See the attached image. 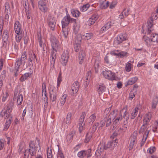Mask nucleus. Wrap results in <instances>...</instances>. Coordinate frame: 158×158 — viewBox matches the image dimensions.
Returning <instances> with one entry per match:
<instances>
[{"label": "nucleus", "mask_w": 158, "mask_h": 158, "mask_svg": "<svg viewBox=\"0 0 158 158\" xmlns=\"http://www.w3.org/2000/svg\"><path fill=\"white\" fill-rule=\"evenodd\" d=\"M91 152L90 149H88L87 150H83L78 152L77 156L79 158H83L85 156L88 158L92 156Z\"/></svg>", "instance_id": "nucleus-8"}, {"label": "nucleus", "mask_w": 158, "mask_h": 158, "mask_svg": "<svg viewBox=\"0 0 158 158\" xmlns=\"http://www.w3.org/2000/svg\"><path fill=\"white\" fill-rule=\"evenodd\" d=\"M139 109V108L136 107L132 110L130 116V118L131 119H134L138 113Z\"/></svg>", "instance_id": "nucleus-30"}, {"label": "nucleus", "mask_w": 158, "mask_h": 158, "mask_svg": "<svg viewBox=\"0 0 158 158\" xmlns=\"http://www.w3.org/2000/svg\"><path fill=\"white\" fill-rule=\"evenodd\" d=\"M148 125L143 123L140 129L139 130V132L140 133H143L144 132V135L143 136H147L149 134V131L148 130Z\"/></svg>", "instance_id": "nucleus-15"}, {"label": "nucleus", "mask_w": 158, "mask_h": 158, "mask_svg": "<svg viewBox=\"0 0 158 158\" xmlns=\"http://www.w3.org/2000/svg\"><path fill=\"white\" fill-rule=\"evenodd\" d=\"M69 57L68 52L67 51L64 52L62 54L61 58V62L64 66H65L68 61Z\"/></svg>", "instance_id": "nucleus-12"}, {"label": "nucleus", "mask_w": 158, "mask_h": 158, "mask_svg": "<svg viewBox=\"0 0 158 158\" xmlns=\"http://www.w3.org/2000/svg\"><path fill=\"white\" fill-rule=\"evenodd\" d=\"M27 58V52L24 51L22 53L21 58L19 59L23 61V63H26Z\"/></svg>", "instance_id": "nucleus-47"}, {"label": "nucleus", "mask_w": 158, "mask_h": 158, "mask_svg": "<svg viewBox=\"0 0 158 158\" xmlns=\"http://www.w3.org/2000/svg\"><path fill=\"white\" fill-rule=\"evenodd\" d=\"M150 39L153 44L158 43V34L152 33L150 35Z\"/></svg>", "instance_id": "nucleus-26"}, {"label": "nucleus", "mask_w": 158, "mask_h": 158, "mask_svg": "<svg viewBox=\"0 0 158 158\" xmlns=\"http://www.w3.org/2000/svg\"><path fill=\"white\" fill-rule=\"evenodd\" d=\"M32 73H24V74L22 75L21 77L19 78L20 81L23 82L25 80H27L29 78L32 74Z\"/></svg>", "instance_id": "nucleus-24"}, {"label": "nucleus", "mask_w": 158, "mask_h": 158, "mask_svg": "<svg viewBox=\"0 0 158 158\" xmlns=\"http://www.w3.org/2000/svg\"><path fill=\"white\" fill-rule=\"evenodd\" d=\"M9 96V94L7 91H3L1 95V97L2 98V101L4 102L7 99Z\"/></svg>", "instance_id": "nucleus-33"}, {"label": "nucleus", "mask_w": 158, "mask_h": 158, "mask_svg": "<svg viewBox=\"0 0 158 158\" xmlns=\"http://www.w3.org/2000/svg\"><path fill=\"white\" fill-rule=\"evenodd\" d=\"M67 97L68 96L66 94H64L62 96L60 102V106H62L64 104L66 101Z\"/></svg>", "instance_id": "nucleus-44"}, {"label": "nucleus", "mask_w": 158, "mask_h": 158, "mask_svg": "<svg viewBox=\"0 0 158 158\" xmlns=\"http://www.w3.org/2000/svg\"><path fill=\"white\" fill-rule=\"evenodd\" d=\"M4 6L5 12L6 13L10 14V9L9 3L7 2H6Z\"/></svg>", "instance_id": "nucleus-45"}, {"label": "nucleus", "mask_w": 158, "mask_h": 158, "mask_svg": "<svg viewBox=\"0 0 158 158\" xmlns=\"http://www.w3.org/2000/svg\"><path fill=\"white\" fill-rule=\"evenodd\" d=\"M112 121L110 118H109L107 115L104 114L100 122V127H102L105 125L106 127H109L111 125Z\"/></svg>", "instance_id": "nucleus-6"}, {"label": "nucleus", "mask_w": 158, "mask_h": 158, "mask_svg": "<svg viewBox=\"0 0 158 158\" xmlns=\"http://www.w3.org/2000/svg\"><path fill=\"white\" fill-rule=\"evenodd\" d=\"M75 134V132L72 131L66 136L67 141L68 143H70L72 140L73 137Z\"/></svg>", "instance_id": "nucleus-34"}, {"label": "nucleus", "mask_w": 158, "mask_h": 158, "mask_svg": "<svg viewBox=\"0 0 158 158\" xmlns=\"http://www.w3.org/2000/svg\"><path fill=\"white\" fill-rule=\"evenodd\" d=\"M51 46L52 49L51 52V55L53 54L56 56V52L61 49V45L59 42L55 37L52 36L50 39Z\"/></svg>", "instance_id": "nucleus-2"}, {"label": "nucleus", "mask_w": 158, "mask_h": 158, "mask_svg": "<svg viewBox=\"0 0 158 158\" xmlns=\"http://www.w3.org/2000/svg\"><path fill=\"white\" fill-rule=\"evenodd\" d=\"M42 95H43V94H44V96H45V97L47 98H48V94L46 91V84L44 82L42 84Z\"/></svg>", "instance_id": "nucleus-39"}, {"label": "nucleus", "mask_w": 158, "mask_h": 158, "mask_svg": "<svg viewBox=\"0 0 158 158\" xmlns=\"http://www.w3.org/2000/svg\"><path fill=\"white\" fill-rule=\"evenodd\" d=\"M25 63H23V61L19 59H17L15 62V67L16 72H17L19 71V69L22 65L24 66Z\"/></svg>", "instance_id": "nucleus-18"}, {"label": "nucleus", "mask_w": 158, "mask_h": 158, "mask_svg": "<svg viewBox=\"0 0 158 158\" xmlns=\"http://www.w3.org/2000/svg\"><path fill=\"white\" fill-rule=\"evenodd\" d=\"M131 64L129 62H127L125 67V70L127 72H129L131 71Z\"/></svg>", "instance_id": "nucleus-55"}, {"label": "nucleus", "mask_w": 158, "mask_h": 158, "mask_svg": "<svg viewBox=\"0 0 158 158\" xmlns=\"http://www.w3.org/2000/svg\"><path fill=\"white\" fill-rule=\"evenodd\" d=\"M137 77H134L130 78L127 82V85H132L135 83L138 80Z\"/></svg>", "instance_id": "nucleus-38"}, {"label": "nucleus", "mask_w": 158, "mask_h": 158, "mask_svg": "<svg viewBox=\"0 0 158 158\" xmlns=\"http://www.w3.org/2000/svg\"><path fill=\"white\" fill-rule=\"evenodd\" d=\"M96 117V114L94 113L91 114L89 117L88 120V123L92 124L95 121Z\"/></svg>", "instance_id": "nucleus-35"}, {"label": "nucleus", "mask_w": 158, "mask_h": 158, "mask_svg": "<svg viewBox=\"0 0 158 158\" xmlns=\"http://www.w3.org/2000/svg\"><path fill=\"white\" fill-rule=\"evenodd\" d=\"M50 57L51 58V64H50V70H53L54 67V64L55 63V59L56 58V56L53 54L51 55Z\"/></svg>", "instance_id": "nucleus-28"}, {"label": "nucleus", "mask_w": 158, "mask_h": 158, "mask_svg": "<svg viewBox=\"0 0 158 158\" xmlns=\"http://www.w3.org/2000/svg\"><path fill=\"white\" fill-rule=\"evenodd\" d=\"M98 125L99 123H94L93 125L91 128L89 130V132L92 133L93 134L96 131L97 127L98 126Z\"/></svg>", "instance_id": "nucleus-42"}, {"label": "nucleus", "mask_w": 158, "mask_h": 158, "mask_svg": "<svg viewBox=\"0 0 158 158\" xmlns=\"http://www.w3.org/2000/svg\"><path fill=\"white\" fill-rule=\"evenodd\" d=\"M37 148L34 142L31 141L29 144V149L25 150L24 156H27V158H33L35 156Z\"/></svg>", "instance_id": "nucleus-1"}, {"label": "nucleus", "mask_w": 158, "mask_h": 158, "mask_svg": "<svg viewBox=\"0 0 158 158\" xmlns=\"http://www.w3.org/2000/svg\"><path fill=\"white\" fill-rule=\"evenodd\" d=\"M23 100V96L22 94L19 95L17 97V105H20L22 103Z\"/></svg>", "instance_id": "nucleus-46"}, {"label": "nucleus", "mask_w": 158, "mask_h": 158, "mask_svg": "<svg viewBox=\"0 0 158 158\" xmlns=\"http://www.w3.org/2000/svg\"><path fill=\"white\" fill-rule=\"evenodd\" d=\"M117 115H118L117 110H114L111 112L110 114L108 115L107 116L109 118H110V119L112 120L115 119Z\"/></svg>", "instance_id": "nucleus-31"}, {"label": "nucleus", "mask_w": 158, "mask_h": 158, "mask_svg": "<svg viewBox=\"0 0 158 158\" xmlns=\"http://www.w3.org/2000/svg\"><path fill=\"white\" fill-rule=\"evenodd\" d=\"M5 143V140L2 139H0V150H2L3 149Z\"/></svg>", "instance_id": "nucleus-63"}, {"label": "nucleus", "mask_w": 158, "mask_h": 158, "mask_svg": "<svg viewBox=\"0 0 158 158\" xmlns=\"http://www.w3.org/2000/svg\"><path fill=\"white\" fill-rule=\"evenodd\" d=\"M25 12L26 13V17L28 20L30 19L31 17V11L29 10V8L27 9L25 8Z\"/></svg>", "instance_id": "nucleus-48"}, {"label": "nucleus", "mask_w": 158, "mask_h": 158, "mask_svg": "<svg viewBox=\"0 0 158 158\" xmlns=\"http://www.w3.org/2000/svg\"><path fill=\"white\" fill-rule=\"evenodd\" d=\"M136 136L135 135H132L131 137V142L135 144L136 143Z\"/></svg>", "instance_id": "nucleus-58"}, {"label": "nucleus", "mask_w": 158, "mask_h": 158, "mask_svg": "<svg viewBox=\"0 0 158 158\" xmlns=\"http://www.w3.org/2000/svg\"><path fill=\"white\" fill-rule=\"evenodd\" d=\"M156 151V148L154 147H151L147 150V152L152 154Z\"/></svg>", "instance_id": "nucleus-59"}, {"label": "nucleus", "mask_w": 158, "mask_h": 158, "mask_svg": "<svg viewBox=\"0 0 158 158\" xmlns=\"http://www.w3.org/2000/svg\"><path fill=\"white\" fill-rule=\"evenodd\" d=\"M71 116L72 114L71 113H69L67 114L66 118L65 120V123L66 124H68L69 123Z\"/></svg>", "instance_id": "nucleus-53"}, {"label": "nucleus", "mask_w": 158, "mask_h": 158, "mask_svg": "<svg viewBox=\"0 0 158 158\" xmlns=\"http://www.w3.org/2000/svg\"><path fill=\"white\" fill-rule=\"evenodd\" d=\"M93 35V34L91 32L85 33L81 35V38L85 40H88L90 39Z\"/></svg>", "instance_id": "nucleus-23"}, {"label": "nucleus", "mask_w": 158, "mask_h": 158, "mask_svg": "<svg viewBox=\"0 0 158 158\" xmlns=\"http://www.w3.org/2000/svg\"><path fill=\"white\" fill-rule=\"evenodd\" d=\"M89 7V5L87 4L80 7V9L81 11L84 12L86 11Z\"/></svg>", "instance_id": "nucleus-52"}, {"label": "nucleus", "mask_w": 158, "mask_h": 158, "mask_svg": "<svg viewBox=\"0 0 158 158\" xmlns=\"http://www.w3.org/2000/svg\"><path fill=\"white\" fill-rule=\"evenodd\" d=\"M111 26V22H108L105 24L104 26L101 29L100 31L102 32L106 31L107 30L110 28Z\"/></svg>", "instance_id": "nucleus-27"}, {"label": "nucleus", "mask_w": 158, "mask_h": 158, "mask_svg": "<svg viewBox=\"0 0 158 158\" xmlns=\"http://www.w3.org/2000/svg\"><path fill=\"white\" fill-rule=\"evenodd\" d=\"M49 91L50 101L52 102L56 101L57 94L56 89L54 86H50L49 88Z\"/></svg>", "instance_id": "nucleus-4"}, {"label": "nucleus", "mask_w": 158, "mask_h": 158, "mask_svg": "<svg viewBox=\"0 0 158 158\" xmlns=\"http://www.w3.org/2000/svg\"><path fill=\"white\" fill-rule=\"evenodd\" d=\"M129 9L128 8H125L124 9L123 11L119 15V18L120 19H123L124 17L127 16L129 14Z\"/></svg>", "instance_id": "nucleus-25"}, {"label": "nucleus", "mask_w": 158, "mask_h": 158, "mask_svg": "<svg viewBox=\"0 0 158 158\" xmlns=\"http://www.w3.org/2000/svg\"><path fill=\"white\" fill-rule=\"evenodd\" d=\"M127 38V35L124 34H119L116 38V39L114 41L115 44H118L122 43L123 41L126 40Z\"/></svg>", "instance_id": "nucleus-11"}, {"label": "nucleus", "mask_w": 158, "mask_h": 158, "mask_svg": "<svg viewBox=\"0 0 158 158\" xmlns=\"http://www.w3.org/2000/svg\"><path fill=\"white\" fill-rule=\"evenodd\" d=\"M115 118H116L113 122V123L115 125L118 124L119 123L120 121L122 119V114H121L120 113H119V114L117 115L116 117Z\"/></svg>", "instance_id": "nucleus-36"}, {"label": "nucleus", "mask_w": 158, "mask_h": 158, "mask_svg": "<svg viewBox=\"0 0 158 158\" xmlns=\"http://www.w3.org/2000/svg\"><path fill=\"white\" fill-rule=\"evenodd\" d=\"M35 59H36V57L35 54L31 53L29 55L28 58V61L33 62L35 60Z\"/></svg>", "instance_id": "nucleus-54"}, {"label": "nucleus", "mask_w": 158, "mask_h": 158, "mask_svg": "<svg viewBox=\"0 0 158 158\" xmlns=\"http://www.w3.org/2000/svg\"><path fill=\"white\" fill-rule=\"evenodd\" d=\"M93 134L92 133L89 132L86 134L85 138V143H88L91 139Z\"/></svg>", "instance_id": "nucleus-41"}, {"label": "nucleus", "mask_w": 158, "mask_h": 158, "mask_svg": "<svg viewBox=\"0 0 158 158\" xmlns=\"http://www.w3.org/2000/svg\"><path fill=\"white\" fill-rule=\"evenodd\" d=\"M73 19L71 18L69 14H67L61 20L62 28H66L69 25L70 22H71V19Z\"/></svg>", "instance_id": "nucleus-9"}, {"label": "nucleus", "mask_w": 158, "mask_h": 158, "mask_svg": "<svg viewBox=\"0 0 158 158\" xmlns=\"http://www.w3.org/2000/svg\"><path fill=\"white\" fill-rule=\"evenodd\" d=\"M48 25L50 27L51 29L53 31L55 29L56 25V21L54 17L50 16L48 19Z\"/></svg>", "instance_id": "nucleus-14"}, {"label": "nucleus", "mask_w": 158, "mask_h": 158, "mask_svg": "<svg viewBox=\"0 0 158 158\" xmlns=\"http://www.w3.org/2000/svg\"><path fill=\"white\" fill-rule=\"evenodd\" d=\"M100 8L104 9L106 8L109 6V2L106 0H98Z\"/></svg>", "instance_id": "nucleus-20"}, {"label": "nucleus", "mask_w": 158, "mask_h": 158, "mask_svg": "<svg viewBox=\"0 0 158 158\" xmlns=\"http://www.w3.org/2000/svg\"><path fill=\"white\" fill-rule=\"evenodd\" d=\"M80 47L81 46L80 43L75 44L74 45L75 51L77 52L78 51L80 48Z\"/></svg>", "instance_id": "nucleus-64"}, {"label": "nucleus", "mask_w": 158, "mask_h": 158, "mask_svg": "<svg viewBox=\"0 0 158 158\" xmlns=\"http://www.w3.org/2000/svg\"><path fill=\"white\" fill-rule=\"evenodd\" d=\"M152 114V113L148 112L145 114L143 120V123L148 125L151 119Z\"/></svg>", "instance_id": "nucleus-16"}, {"label": "nucleus", "mask_w": 158, "mask_h": 158, "mask_svg": "<svg viewBox=\"0 0 158 158\" xmlns=\"http://www.w3.org/2000/svg\"><path fill=\"white\" fill-rule=\"evenodd\" d=\"M143 40L145 42L146 45L148 46H149L152 45H155L153 44L151 39L147 36H143Z\"/></svg>", "instance_id": "nucleus-21"}, {"label": "nucleus", "mask_w": 158, "mask_h": 158, "mask_svg": "<svg viewBox=\"0 0 158 158\" xmlns=\"http://www.w3.org/2000/svg\"><path fill=\"white\" fill-rule=\"evenodd\" d=\"M0 116L2 117H3L4 118H9L11 117H12L11 116L10 113L3 110L1 112Z\"/></svg>", "instance_id": "nucleus-22"}, {"label": "nucleus", "mask_w": 158, "mask_h": 158, "mask_svg": "<svg viewBox=\"0 0 158 158\" xmlns=\"http://www.w3.org/2000/svg\"><path fill=\"white\" fill-rule=\"evenodd\" d=\"M98 15L97 14L93 15L88 20V25L91 26L94 24L98 18Z\"/></svg>", "instance_id": "nucleus-17"}, {"label": "nucleus", "mask_w": 158, "mask_h": 158, "mask_svg": "<svg viewBox=\"0 0 158 158\" xmlns=\"http://www.w3.org/2000/svg\"><path fill=\"white\" fill-rule=\"evenodd\" d=\"M158 102V99L157 98H156L153 99L152 104V108L153 109H155L156 108Z\"/></svg>", "instance_id": "nucleus-60"}, {"label": "nucleus", "mask_w": 158, "mask_h": 158, "mask_svg": "<svg viewBox=\"0 0 158 158\" xmlns=\"http://www.w3.org/2000/svg\"><path fill=\"white\" fill-rule=\"evenodd\" d=\"M86 115V113L84 112H83L81 114V117H80V118H79V126L83 125V124H85L84 123H83L85 118Z\"/></svg>", "instance_id": "nucleus-32"}, {"label": "nucleus", "mask_w": 158, "mask_h": 158, "mask_svg": "<svg viewBox=\"0 0 158 158\" xmlns=\"http://www.w3.org/2000/svg\"><path fill=\"white\" fill-rule=\"evenodd\" d=\"M91 75V73L90 71H89L86 75V79L87 81H86V85L87 86L89 83V79L90 78Z\"/></svg>", "instance_id": "nucleus-49"}, {"label": "nucleus", "mask_w": 158, "mask_h": 158, "mask_svg": "<svg viewBox=\"0 0 158 158\" xmlns=\"http://www.w3.org/2000/svg\"><path fill=\"white\" fill-rule=\"evenodd\" d=\"M71 13L73 16L74 17H78L80 13L79 11L77 10L72 9L71 10Z\"/></svg>", "instance_id": "nucleus-43"}, {"label": "nucleus", "mask_w": 158, "mask_h": 158, "mask_svg": "<svg viewBox=\"0 0 158 158\" xmlns=\"http://www.w3.org/2000/svg\"><path fill=\"white\" fill-rule=\"evenodd\" d=\"M155 17L153 18V16L151 17L150 19L148 20L147 22L148 29L145 32L146 34L147 35H149L152 31H153L152 27L153 24H152L153 19H156L157 17L156 15H155Z\"/></svg>", "instance_id": "nucleus-7"}, {"label": "nucleus", "mask_w": 158, "mask_h": 158, "mask_svg": "<svg viewBox=\"0 0 158 158\" xmlns=\"http://www.w3.org/2000/svg\"><path fill=\"white\" fill-rule=\"evenodd\" d=\"M12 117L9 118L8 119H7L5 124L4 127V130H6L8 129L10 127V124Z\"/></svg>", "instance_id": "nucleus-40"}, {"label": "nucleus", "mask_w": 158, "mask_h": 158, "mask_svg": "<svg viewBox=\"0 0 158 158\" xmlns=\"http://www.w3.org/2000/svg\"><path fill=\"white\" fill-rule=\"evenodd\" d=\"M53 156L52 153V151L51 149L48 148L47 151V158H53Z\"/></svg>", "instance_id": "nucleus-56"}, {"label": "nucleus", "mask_w": 158, "mask_h": 158, "mask_svg": "<svg viewBox=\"0 0 158 158\" xmlns=\"http://www.w3.org/2000/svg\"><path fill=\"white\" fill-rule=\"evenodd\" d=\"M21 34H16V35L15 36V40L17 43L19 42L22 39Z\"/></svg>", "instance_id": "nucleus-57"}, {"label": "nucleus", "mask_w": 158, "mask_h": 158, "mask_svg": "<svg viewBox=\"0 0 158 158\" xmlns=\"http://www.w3.org/2000/svg\"><path fill=\"white\" fill-rule=\"evenodd\" d=\"M4 72V71H3L1 73V75L0 76L1 80H0V88L3 85V81L4 80L5 77V73Z\"/></svg>", "instance_id": "nucleus-51"}, {"label": "nucleus", "mask_w": 158, "mask_h": 158, "mask_svg": "<svg viewBox=\"0 0 158 158\" xmlns=\"http://www.w3.org/2000/svg\"><path fill=\"white\" fill-rule=\"evenodd\" d=\"M38 5L39 9L41 11L44 13L47 11L48 8L46 2L43 0L39 1L38 2Z\"/></svg>", "instance_id": "nucleus-13"}, {"label": "nucleus", "mask_w": 158, "mask_h": 158, "mask_svg": "<svg viewBox=\"0 0 158 158\" xmlns=\"http://www.w3.org/2000/svg\"><path fill=\"white\" fill-rule=\"evenodd\" d=\"M136 93L134 92L133 91H130L129 97V98L130 100H132L135 97Z\"/></svg>", "instance_id": "nucleus-61"}, {"label": "nucleus", "mask_w": 158, "mask_h": 158, "mask_svg": "<svg viewBox=\"0 0 158 158\" xmlns=\"http://www.w3.org/2000/svg\"><path fill=\"white\" fill-rule=\"evenodd\" d=\"M117 143V142L115 139L109 142L107 144L106 146L104 144L100 145L98 147V149L95 152L96 154L97 155L98 152L99 153V151L101 152L103 151V150H106L108 148H110L111 149H113Z\"/></svg>", "instance_id": "nucleus-3"}, {"label": "nucleus", "mask_w": 158, "mask_h": 158, "mask_svg": "<svg viewBox=\"0 0 158 158\" xmlns=\"http://www.w3.org/2000/svg\"><path fill=\"white\" fill-rule=\"evenodd\" d=\"M127 53V52L122 51L118 54V56L121 58H123L126 56Z\"/></svg>", "instance_id": "nucleus-62"}, {"label": "nucleus", "mask_w": 158, "mask_h": 158, "mask_svg": "<svg viewBox=\"0 0 158 158\" xmlns=\"http://www.w3.org/2000/svg\"><path fill=\"white\" fill-rule=\"evenodd\" d=\"M79 84L77 81L74 82L71 87V94L72 96H75L78 92L79 88Z\"/></svg>", "instance_id": "nucleus-10"}, {"label": "nucleus", "mask_w": 158, "mask_h": 158, "mask_svg": "<svg viewBox=\"0 0 158 158\" xmlns=\"http://www.w3.org/2000/svg\"><path fill=\"white\" fill-rule=\"evenodd\" d=\"M62 81V73L61 71H60L59 74L58 76L57 79V88H58L60 85Z\"/></svg>", "instance_id": "nucleus-50"}, {"label": "nucleus", "mask_w": 158, "mask_h": 158, "mask_svg": "<svg viewBox=\"0 0 158 158\" xmlns=\"http://www.w3.org/2000/svg\"><path fill=\"white\" fill-rule=\"evenodd\" d=\"M102 74L105 78L108 80H113L115 79V73L110 70H105L103 71Z\"/></svg>", "instance_id": "nucleus-5"}, {"label": "nucleus", "mask_w": 158, "mask_h": 158, "mask_svg": "<svg viewBox=\"0 0 158 158\" xmlns=\"http://www.w3.org/2000/svg\"><path fill=\"white\" fill-rule=\"evenodd\" d=\"M14 29L16 34L22 33L21 24L18 21H16L14 24Z\"/></svg>", "instance_id": "nucleus-19"}, {"label": "nucleus", "mask_w": 158, "mask_h": 158, "mask_svg": "<svg viewBox=\"0 0 158 158\" xmlns=\"http://www.w3.org/2000/svg\"><path fill=\"white\" fill-rule=\"evenodd\" d=\"M106 87L103 85H99L97 88V91L98 93L100 94H102L105 91Z\"/></svg>", "instance_id": "nucleus-37"}, {"label": "nucleus", "mask_w": 158, "mask_h": 158, "mask_svg": "<svg viewBox=\"0 0 158 158\" xmlns=\"http://www.w3.org/2000/svg\"><path fill=\"white\" fill-rule=\"evenodd\" d=\"M71 22H73V30L75 33H77L79 29V26L76 23V20L75 19H71Z\"/></svg>", "instance_id": "nucleus-29"}]
</instances>
